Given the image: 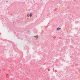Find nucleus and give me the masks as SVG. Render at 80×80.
Segmentation results:
<instances>
[{
    "mask_svg": "<svg viewBox=\"0 0 80 80\" xmlns=\"http://www.w3.org/2000/svg\"><path fill=\"white\" fill-rule=\"evenodd\" d=\"M32 15H33V14H32V13H30L29 15V16L30 17H32Z\"/></svg>",
    "mask_w": 80,
    "mask_h": 80,
    "instance_id": "f257e3e1",
    "label": "nucleus"
},
{
    "mask_svg": "<svg viewBox=\"0 0 80 80\" xmlns=\"http://www.w3.org/2000/svg\"><path fill=\"white\" fill-rule=\"evenodd\" d=\"M34 37L36 38H38V35L36 36H34Z\"/></svg>",
    "mask_w": 80,
    "mask_h": 80,
    "instance_id": "f03ea898",
    "label": "nucleus"
},
{
    "mask_svg": "<svg viewBox=\"0 0 80 80\" xmlns=\"http://www.w3.org/2000/svg\"><path fill=\"white\" fill-rule=\"evenodd\" d=\"M61 29V28H57V30H60Z\"/></svg>",
    "mask_w": 80,
    "mask_h": 80,
    "instance_id": "7ed1b4c3",
    "label": "nucleus"
},
{
    "mask_svg": "<svg viewBox=\"0 0 80 80\" xmlns=\"http://www.w3.org/2000/svg\"><path fill=\"white\" fill-rule=\"evenodd\" d=\"M7 2H8V1H7Z\"/></svg>",
    "mask_w": 80,
    "mask_h": 80,
    "instance_id": "20e7f679",
    "label": "nucleus"
}]
</instances>
